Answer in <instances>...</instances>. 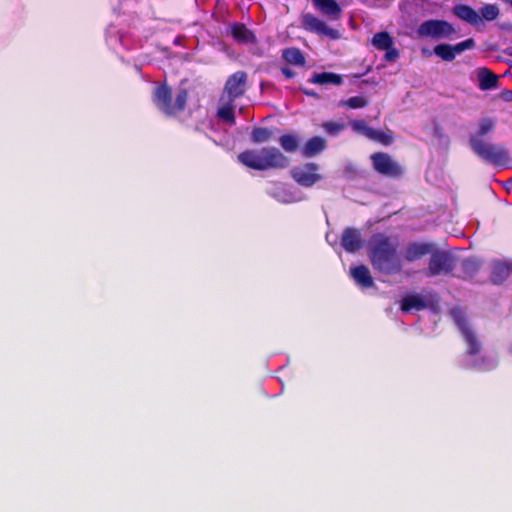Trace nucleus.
<instances>
[{
	"label": "nucleus",
	"mask_w": 512,
	"mask_h": 512,
	"mask_svg": "<svg viewBox=\"0 0 512 512\" xmlns=\"http://www.w3.org/2000/svg\"><path fill=\"white\" fill-rule=\"evenodd\" d=\"M450 315L458 326L463 339L467 345V351L462 359V366L467 369L478 371H489L494 369L498 360L494 355H480L481 343L473 328L467 321L464 311L460 308H453Z\"/></svg>",
	"instance_id": "obj_1"
},
{
	"label": "nucleus",
	"mask_w": 512,
	"mask_h": 512,
	"mask_svg": "<svg viewBox=\"0 0 512 512\" xmlns=\"http://www.w3.org/2000/svg\"><path fill=\"white\" fill-rule=\"evenodd\" d=\"M496 121L491 117L481 118L470 133L469 145L471 150L479 158L494 166H506L509 163L507 150L499 145L485 140V136L495 129Z\"/></svg>",
	"instance_id": "obj_2"
},
{
	"label": "nucleus",
	"mask_w": 512,
	"mask_h": 512,
	"mask_svg": "<svg viewBox=\"0 0 512 512\" xmlns=\"http://www.w3.org/2000/svg\"><path fill=\"white\" fill-rule=\"evenodd\" d=\"M397 250V238L385 234H374L368 242L371 264L375 270L384 274L400 272L402 262Z\"/></svg>",
	"instance_id": "obj_3"
},
{
	"label": "nucleus",
	"mask_w": 512,
	"mask_h": 512,
	"mask_svg": "<svg viewBox=\"0 0 512 512\" xmlns=\"http://www.w3.org/2000/svg\"><path fill=\"white\" fill-rule=\"evenodd\" d=\"M238 160L243 165L257 171L279 169L286 166L285 155L275 147L247 149L238 155Z\"/></svg>",
	"instance_id": "obj_4"
},
{
	"label": "nucleus",
	"mask_w": 512,
	"mask_h": 512,
	"mask_svg": "<svg viewBox=\"0 0 512 512\" xmlns=\"http://www.w3.org/2000/svg\"><path fill=\"white\" fill-rule=\"evenodd\" d=\"M188 91L179 89L173 99L172 89L166 83L157 85L152 93V102L155 107L167 117H176L182 113L187 105Z\"/></svg>",
	"instance_id": "obj_5"
},
{
	"label": "nucleus",
	"mask_w": 512,
	"mask_h": 512,
	"mask_svg": "<svg viewBox=\"0 0 512 512\" xmlns=\"http://www.w3.org/2000/svg\"><path fill=\"white\" fill-rule=\"evenodd\" d=\"M454 32L455 29L449 22L436 19L422 22L416 30L419 38H432L437 40L449 38Z\"/></svg>",
	"instance_id": "obj_6"
},
{
	"label": "nucleus",
	"mask_w": 512,
	"mask_h": 512,
	"mask_svg": "<svg viewBox=\"0 0 512 512\" xmlns=\"http://www.w3.org/2000/svg\"><path fill=\"white\" fill-rule=\"evenodd\" d=\"M319 166L315 163H306L294 167L291 171L293 179L303 187H311L322 179L318 173Z\"/></svg>",
	"instance_id": "obj_7"
},
{
	"label": "nucleus",
	"mask_w": 512,
	"mask_h": 512,
	"mask_svg": "<svg viewBox=\"0 0 512 512\" xmlns=\"http://www.w3.org/2000/svg\"><path fill=\"white\" fill-rule=\"evenodd\" d=\"M374 169L385 176L397 177L402 174V168L386 153L371 155Z\"/></svg>",
	"instance_id": "obj_8"
},
{
	"label": "nucleus",
	"mask_w": 512,
	"mask_h": 512,
	"mask_svg": "<svg viewBox=\"0 0 512 512\" xmlns=\"http://www.w3.org/2000/svg\"><path fill=\"white\" fill-rule=\"evenodd\" d=\"M475 42L472 38L466 39L455 45L439 44L434 47V53L444 61H453L456 55L461 54L465 50L472 49Z\"/></svg>",
	"instance_id": "obj_9"
},
{
	"label": "nucleus",
	"mask_w": 512,
	"mask_h": 512,
	"mask_svg": "<svg viewBox=\"0 0 512 512\" xmlns=\"http://www.w3.org/2000/svg\"><path fill=\"white\" fill-rule=\"evenodd\" d=\"M246 82L247 74L244 71H237L228 77L224 91L228 94L230 101H233L244 94Z\"/></svg>",
	"instance_id": "obj_10"
},
{
	"label": "nucleus",
	"mask_w": 512,
	"mask_h": 512,
	"mask_svg": "<svg viewBox=\"0 0 512 512\" xmlns=\"http://www.w3.org/2000/svg\"><path fill=\"white\" fill-rule=\"evenodd\" d=\"M454 268L453 258L445 252H436L431 255L429 274L432 276L448 274Z\"/></svg>",
	"instance_id": "obj_11"
},
{
	"label": "nucleus",
	"mask_w": 512,
	"mask_h": 512,
	"mask_svg": "<svg viewBox=\"0 0 512 512\" xmlns=\"http://www.w3.org/2000/svg\"><path fill=\"white\" fill-rule=\"evenodd\" d=\"M229 34L236 43L241 45H257L258 43L254 32L241 22L231 23L229 25Z\"/></svg>",
	"instance_id": "obj_12"
},
{
	"label": "nucleus",
	"mask_w": 512,
	"mask_h": 512,
	"mask_svg": "<svg viewBox=\"0 0 512 512\" xmlns=\"http://www.w3.org/2000/svg\"><path fill=\"white\" fill-rule=\"evenodd\" d=\"M303 26L305 29L311 32H315L319 35H324L331 39L339 38V33L337 30L330 28L324 21L311 14H307L303 17Z\"/></svg>",
	"instance_id": "obj_13"
},
{
	"label": "nucleus",
	"mask_w": 512,
	"mask_h": 512,
	"mask_svg": "<svg viewBox=\"0 0 512 512\" xmlns=\"http://www.w3.org/2000/svg\"><path fill=\"white\" fill-rule=\"evenodd\" d=\"M341 245L349 253L359 250L362 245L360 232L355 228L345 229L342 234Z\"/></svg>",
	"instance_id": "obj_14"
},
{
	"label": "nucleus",
	"mask_w": 512,
	"mask_h": 512,
	"mask_svg": "<svg viewBox=\"0 0 512 512\" xmlns=\"http://www.w3.org/2000/svg\"><path fill=\"white\" fill-rule=\"evenodd\" d=\"M453 13L459 19L473 25L477 26L481 23V17L477 11L465 4L455 5L453 8Z\"/></svg>",
	"instance_id": "obj_15"
},
{
	"label": "nucleus",
	"mask_w": 512,
	"mask_h": 512,
	"mask_svg": "<svg viewBox=\"0 0 512 512\" xmlns=\"http://www.w3.org/2000/svg\"><path fill=\"white\" fill-rule=\"evenodd\" d=\"M277 127H255L250 133V140L254 144L269 142L279 134Z\"/></svg>",
	"instance_id": "obj_16"
},
{
	"label": "nucleus",
	"mask_w": 512,
	"mask_h": 512,
	"mask_svg": "<svg viewBox=\"0 0 512 512\" xmlns=\"http://www.w3.org/2000/svg\"><path fill=\"white\" fill-rule=\"evenodd\" d=\"M350 275L353 280L362 288H370L373 286V278L368 267L359 265L350 269Z\"/></svg>",
	"instance_id": "obj_17"
},
{
	"label": "nucleus",
	"mask_w": 512,
	"mask_h": 512,
	"mask_svg": "<svg viewBox=\"0 0 512 512\" xmlns=\"http://www.w3.org/2000/svg\"><path fill=\"white\" fill-rule=\"evenodd\" d=\"M326 148V140L315 136L309 139L301 148V154L305 157H314Z\"/></svg>",
	"instance_id": "obj_18"
},
{
	"label": "nucleus",
	"mask_w": 512,
	"mask_h": 512,
	"mask_svg": "<svg viewBox=\"0 0 512 512\" xmlns=\"http://www.w3.org/2000/svg\"><path fill=\"white\" fill-rule=\"evenodd\" d=\"M433 246L428 243H412L410 244L405 252V258L407 261H415L420 259L426 254L432 251Z\"/></svg>",
	"instance_id": "obj_19"
},
{
	"label": "nucleus",
	"mask_w": 512,
	"mask_h": 512,
	"mask_svg": "<svg viewBox=\"0 0 512 512\" xmlns=\"http://www.w3.org/2000/svg\"><path fill=\"white\" fill-rule=\"evenodd\" d=\"M310 82L317 85H335L339 86L343 83L342 76L332 72L314 73Z\"/></svg>",
	"instance_id": "obj_20"
},
{
	"label": "nucleus",
	"mask_w": 512,
	"mask_h": 512,
	"mask_svg": "<svg viewBox=\"0 0 512 512\" xmlns=\"http://www.w3.org/2000/svg\"><path fill=\"white\" fill-rule=\"evenodd\" d=\"M315 7L324 15L331 18H338L341 8L335 0H312Z\"/></svg>",
	"instance_id": "obj_21"
},
{
	"label": "nucleus",
	"mask_w": 512,
	"mask_h": 512,
	"mask_svg": "<svg viewBox=\"0 0 512 512\" xmlns=\"http://www.w3.org/2000/svg\"><path fill=\"white\" fill-rule=\"evenodd\" d=\"M479 88L483 91L493 89L497 85L498 77L487 68H480L477 71Z\"/></svg>",
	"instance_id": "obj_22"
},
{
	"label": "nucleus",
	"mask_w": 512,
	"mask_h": 512,
	"mask_svg": "<svg viewBox=\"0 0 512 512\" xmlns=\"http://www.w3.org/2000/svg\"><path fill=\"white\" fill-rule=\"evenodd\" d=\"M512 272V266L508 263L495 262L492 266L491 280L495 284H500L508 278Z\"/></svg>",
	"instance_id": "obj_23"
},
{
	"label": "nucleus",
	"mask_w": 512,
	"mask_h": 512,
	"mask_svg": "<svg viewBox=\"0 0 512 512\" xmlns=\"http://www.w3.org/2000/svg\"><path fill=\"white\" fill-rule=\"evenodd\" d=\"M267 192L278 202L286 203L288 201V191L285 183L270 182Z\"/></svg>",
	"instance_id": "obj_24"
},
{
	"label": "nucleus",
	"mask_w": 512,
	"mask_h": 512,
	"mask_svg": "<svg viewBox=\"0 0 512 512\" xmlns=\"http://www.w3.org/2000/svg\"><path fill=\"white\" fill-rule=\"evenodd\" d=\"M393 40L387 32H378L372 38V45L379 49L384 50L392 46Z\"/></svg>",
	"instance_id": "obj_25"
},
{
	"label": "nucleus",
	"mask_w": 512,
	"mask_h": 512,
	"mask_svg": "<svg viewBox=\"0 0 512 512\" xmlns=\"http://www.w3.org/2000/svg\"><path fill=\"white\" fill-rule=\"evenodd\" d=\"M425 307L424 302L418 296L405 297L401 304V309L404 312H409L412 309L421 310Z\"/></svg>",
	"instance_id": "obj_26"
},
{
	"label": "nucleus",
	"mask_w": 512,
	"mask_h": 512,
	"mask_svg": "<svg viewBox=\"0 0 512 512\" xmlns=\"http://www.w3.org/2000/svg\"><path fill=\"white\" fill-rule=\"evenodd\" d=\"M217 117L229 125L236 123L234 107L231 104L220 107L217 110Z\"/></svg>",
	"instance_id": "obj_27"
},
{
	"label": "nucleus",
	"mask_w": 512,
	"mask_h": 512,
	"mask_svg": "<svg viewBox=\"0 0 512 512\" xmlns=\"http://www.w3.org/2000/svg\"><path fill=\"white\" fill-rule=\"evenodd\" d=\"M481 19L486 21H493L499 16V8L495 4H485L480 9Z\"/></svg>",
	"instance_id": "obj_28"
},
{
	"label": "nucleus",
	"mask_w": 512,
	"mask_h": 512,
	"mask_svg": "<svg viewBox=\"0 0 512 512\" xmlns=\"http://www.w3.org/2000/svg\"><path fill=\"white\" fill-rule=\"evenodd\" d=\"M322 128L330 136H337L346 128V125L344 122L327 121L322 124Z\"/></svg>",
	"instance_id": "obj_29"
},
{
	"label": "nucleus",
	"mask_w": 512,
	"mask_h": 512,
	"mask_svg": "<svg viewBox=\"0 0 512 512\" xmlns=\"http://www.w3.org/2000/svg\"><path fill=\"white\" fill-rule=\"evenodd\" d=\"M368 104V101L363 96H354L347 100L340 102V106L348 107L350 109L363 108Z\"/></svg>",
	"instance_id": "obj_30"
},
{
	"label": "nucleus",
	"mask_w": 512,
	"mask_h": 512,
	"mask_svg": "<svg viewBox=\"0 0 512 512\" xmlns=\"http://www.w3.org/2000/svg\"><path fill=\"white\" fill-rule=\"evenodd\" d=\"M370 140H373V141H376V142H379V143H382L384 145H389L392 143V136L381 131V130H376V129H373L371 130V133L369 134V138Z\"/></svg>",
	"instance_id": "obj_31"
},
{
	"label": "nucleus",
	"mask_w": 512,
	"mask_h": 512,
	"mask_svg": "<svg viewBox=\"0 0 512 512\" xmlns=\"http://www.w3.org/2000/svg\"><path fill=\"white\" fill-rule=\"evenodd\" d=\"M350 125L355 132L369 138L372 128L369 127L364 120H353Z\"/></svg>",
	"instance_id": "obj_32"
},
{
	"label": "nucleus",
	"mask_w": 512,
	"mask_h": 512,
	"mask_svg": "<svg viewBox=\"0 0 512 512\" xmlns=\"http://www.w3.org/2000/svg\"><path fill=\"white\" fill-rule=\"evenodd\" d=\"M290 65L304 66L305 57L299 49L290 48Z\"/></svg>",
	"instance_id": "obj_33"
},
{
	"label": "nucleus",
	"mask_w": 512,
	"mask_h": 512,
	"mask_svg": "<svg viewBox=\"0 0 512 512\" xmlns=\"http://www.w3.org/2000/svg\"><path fill=\"white\" fill-rule=\"evenodd\" d=\"M463 268L466 273L473 275L479 269V262L476 259H466L463 262Z\"/></svg>",
	"instance_id": "obj_34"
},
{
	"label": "nucleus",
	"mask_w": 512,
	"mask_h": 512,
	"mask_svg": "<svg viewBox=\"0 0 512 512\" xmlns=\"http://www.w3.org/2000/svg\"><path fill=\"white\" fill-rule=\"evenodd\" d=\"M384 50L386 51L385 55H384V58L388 62L395 61L398 58V56H399L398 50L393 48L392 46L390 48L384 49Z\"/></svg>",
	"instance_id": "obj_35"
},
{
	"label": "nucleus",
	"mask_w": 512,
	"mask_h": 512,
	"mask_svg": "<svg viewBox=\"0 0 512 512\" xmlns=\"http://www.w3.org/2000/svg\"><path fill=\"white\" fill-rule=\"evenodd\" d=\"M282 58L288 62V48H284L281 51ZM281 72L285 76V78H288V63H286L284 66L281 67Z\"/></svg>",
	"instance_id": "obj_36"
},
{
	"label": "nucleus",
	"mask_w": 512,
	"mask_h": 512,
	"mask_svg": "<svg viewBox=\"0 0 512 512\" xmlns=\"http://www.w3.org/2000/svg\"><path fill=\"white\" fill-rule=\"evenodd\" d=\"M280 145L285 151H288V133H284L278 137Z\"/></svg>",
	"instance_id": "obj_37"
},
{
	"label": "nucleus",
	"mask_w": 512,
	"mask_h": 512,
	"mask_svg": "<svg viewBox=\"0 0 512 512\" xmlns=\"http://www.w3.org/2000/svg\"><path fill=\"white\" fill-rule=\"evenodd\" d=\"M298 147L297 138L293 135H290V152L294 151Z\"/></svg>",
	"instance_id": "obj_38"
},
{
	"label": "nucleus",
	"mask_w": 512,
	"mask_h": 512,
	"mask_svg": "<svg viewBox=\"0 0 512 512\" xmlns=\"http://www.w3.org/2000/svg\"><path fill=\"white\" fill-rule=\"evenodd\" d=\"M303 199L302 193L294 194L290 191V202H298Z\"/></svg>",
	"instance_id": "obj_39"
},
{
	"label": "nucleus",
	"mask_w": 512,
	"mask_h": 512,
	"mask_svg": "<svg viewBox=\"0 0 512 512\" xmlns=\"http://www.w3.org/2000/svg\"><path fill=\"white\" fill-rule=\"evenodd\" d=\"M509 353L512 355V346L509 348Z\"/></svg>",
	"instance_id": "obj_40"
},
{
	"label": "nucleus",
	"mask_w": 512,
	"mask_h": 512,
	"mask_svg": "<svg viewBox=\"0 0 512 512\" xmlns=\"http://www.w3.org/2000/svg\"><path fill=\"white\" fill-rule=\"evenodd\" d=\"M428 53V50H423V54H427Z\"/></svg>",
	"instance_id": "obj_41"
},
{
	"label": "nucleus",
	"mask_w": 512,
	"mask_h": 512,
	"mask_svg": "<svg viewBox=\"0 0 512 512\" xmlns=\"http://www.w3.org/2000/svg\"><path fill=\"white\" fill-rule=\"evenodd\" d=\"M509 2H510V4H511V6H512V0H509Z\"/></svg>",
	"instance_id": "obj_42"
}]
</instances>
